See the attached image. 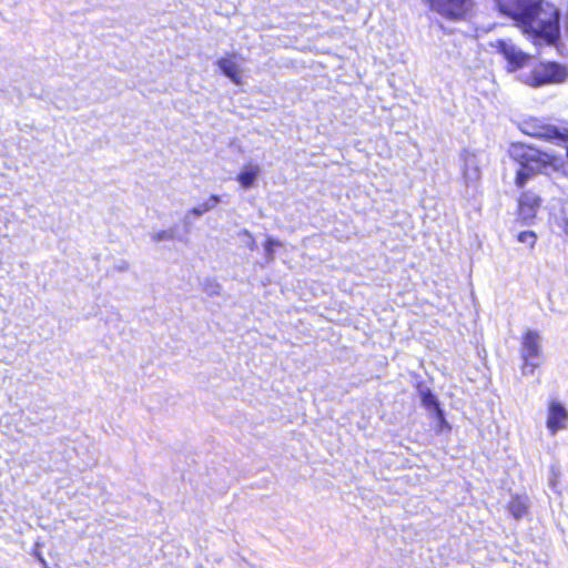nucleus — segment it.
<instances>
[{
	"label": "nucleus",
	"mask_w": 568,
	"mask_h": 568,
	"mask_svg": "<svg viewBox=\"0 0 568 568\" xmlns=\"http://www.w3.org/2000/svg\"><path fill=\"white\" fill-rule=\"evenodd\" d=\"M498 11L520 26L526 33L548 44L560 39L559 9L547 0H495Z\"/></svg>",
	"instance_id": "f257e3e1"
},
{
	"label": "nucleus",
	"mask_w": 568,
	"mask_h": 568,
	"mask_svg": "<svg viewBox=\"0 0 568 568\" xmlns=\"http://www.w3.org/2000/svg\"><path fill=\"white\" fill-rule=\"evenodd\" d=\"M511 158L521 168L545 173L547 169L559 170L558 158L555 154L541 151L525 143H516L511 146Z\"/></svg>",
	"instance_id": "f03ea898"
},
{
	"label": "nucleus",
	"mask_w": 568,
	"mask_h": 568,
	"mask_svg": "<svg viewBox=\"0 0 568 568\" xmlns=\"http://www.w3.org/2000/svg\"><path fill=\"white\" fill-rule=\"evenodd\" d=\"M519 354L521 358L520 371L524 376L532 375L540 366L541 357L540 334L534 329H526L520 336Z\"/></svg>",
	"instance_id": "7ed1b4c3"
},
{
	"label": "nucleus",
	"mask_w": 568,
	"mask_h": 568,
	"mask_svg": "<svg viewBox=\"0 0 568 568\" xmlns=\"http://www.w3.org/2000/svg\"><path fill=\"white\" fill-rule=\"evenodd\" d=\"M567 75L568 72L565 65L555 61H547L534 67L525 82L532 88H538L551 83H561L567 79Z\"/></svg>",
	"instance_id": "20e7f679"
},
{
	"label": "nucleus",
	"mask_w": 568,
	"mask_h": 568,
	"mask_svg": "<svg viewBox=\"0 0 568 568\" xmlns=\"http://www.w3.org/2000/svg\"><path fill=\"white\" fill-rule=\"evenodd\" d=\"M525 132L546 142L556 144L568 143V126L557 125L548 121L530 119L525 122Z\"/></svg>",
	"instance_id": "39448f33"
},
{
	"label": "nucleus",
	"mask_w": 568,
	"mask_h": 568,
	"mask_svg": "<svg viewBox=\"0 0 568 568\" xmlns=\"http://www.w3.org/2000/svg\"><path fill=\"white\" fill-rule=\"evenodd\" d=\"M430 10L449 21L464 20L471 8V0H425Z\"/></svg>",
	"instance_id": "423d86ee"
},
{
	"label": "nucleus",
	"mask_w": 568,
	"mask_h": 568,
	"mask_svg": "<svg viewBox=\"0 0 568 568\" xmlns=\"http://www.w3.org/2000/svg\"><path fill=\"white\" fill-rule=\"evenodd\" d=\"M490 47L507 61L509 72L523 69L530 61V55L519 50L509 39H497L490 43Z\"/></svg>",
	"instance_id": "0eeeda50"
},
{
	"label": "nucleus",
	"mask_w": 568,
	"mask_h": 568,
	"mask_svg": "<svg viewBox=\"0 0 568 568\" xmlns=\"http://www.w3.org/2000/svg\"><path fill=\"white\" fill-rule=\"evenodd\" d=\"M541 197L531 190L520 192L517 200V217L521 224H530L541 206Z\"/></svg>",
	"instance_id": "6e6552de"
},
{
	"label": "nucleus",
	"mask_w": 568,
	"mask_h": 568,
	"mask_svg": "<svg viewBox=\"0 0 568 568\" xmlns=\"http://www.w3.org/2000/svg\"><path fill=\"white\" fill-rule=\"evenodd\" d=\"M546 427L551 435L568 427V410L561 403L557 400L548 403Z\"/></svg>",
	"instance_id": "1a4fd4ad"
},
{
	"label": "nucleus",
	"mask_w": 568,
	"mask_h": 568,
	"mask_svg": "<svg viewBox=\"0 0 568 568\" xmlns=\"http://www.w3.org/2000/svg\"><path fill=\"white\" fill-rule=\"evenodd\" d=\"M237 54L230 53L225 57L220 58L216 61V65L221 70L222 74L229 78L234 84H242L241 69L236 62Z\"/></svg>",
	"instance_id": "9d476101"
},
{
	"label": "nucleus",
	"mask_w": 568,
	"mask_h": 568,
	"mask_svg": "<svg viewBox=\"0 0 568 568\" xmlns=\"http://www.w3.org/2000/svg\"><path fill=\"white\" fill-rule=\"evenodd\" d=\"M506 508L516 520H520L528 514V510H529L528 499L525 496L515 494L511 496L510 500L507 503Z\"/></svg>",
	"instance_id": "9b49d317"
},
{
	"label": "nucleus",
	"mask_w": 568,
	"mask_h": 568,
	"mask_svg": "<svg viewBox=\"0 0 568 568\" xmlns=\"http://www.w3.org/2000/svg\"><path fill=\"white\" fill-rule=\"evenodd\" d=\"M419 396H420L422 405L425 408L433 410L436 414L437 418L439 420L444 422L445 414L440 407L437 396L429 388L420 389Z\"/></svg>",
	"instance_id": "f8f14e48"
},
{
	"label": "nucleus",
	"mask_w": 568,
	"mask_h": 568,
	"mask_svg": "<svg viewBox=\"0 0 568 568\" xmlns=\"http://www.w3.org/2000/svg\"><path fill=\"white\" fill-rule=\"evenodd\" d=\"M258 173H260L258 166H256V165L245 166L244 170L237 174L236 180L244 189H248L254 184Z\"/></svg>",
	"instance_id": "ddd939ff"
},
{
	"label": "nucleus",
	"mask_w": 568,
	"mask_h": 568,
	"mask_svg": "<svg viewBox=\"0 0 568 568\" xmlns=\"http://www.w3.org/2000/svg\"><path fill=\"white\" fill-rule=\"evenodd\" d=\"M536 174H539L536 172V170H528L520 166V169L516 172L515 175V185L518 189H524L526 183Z\"/></svg>",
	"instance_id": "4468645a"
},
{
	"label": "nucleus",
	"mask_w": 568,
	"mask_h": 568,
	"mask_svg": "<svg viewBox=\"0 0 568 568\" xmlns=\"http://www.w3.org/2000/svg\"><path fill=\"white\" fill-rule=\"evenodd\" d=\"M219 202H220L219 195H211L206 203H201L197 206L193 207L192 213L195 215H201V214L207 212L209 210H211L212 207H214L215 205H217Z\"/></svg>",
	"instance_id": "2eb2a0df"
},
{
	"label": "nucleus",
	"mask_w": 568,
	"mask_h": 568,
	"mask_svg": "<svg viewBox=\"0 0 568 568\" xmlns=\"http://www.w3.org/2000/svg\"><path fill=\"white\" fill-rule=\"evenodd\" d=\"M517 241L532 248L537 242V234L534 231H523L517 235Z\"/></svg>",
	"instance_id": "dca6fc26"
},
{
	"label": "nucleus",
	"mask_w": 568,
	"mask_h": 568,
	"mask_svg": "<svg viewBox=\"0 0 568 568\" xmlns=\"http://www.w3.org/2000/svg\"><path fill=\"white\" fill-rule=\"evenodd\" d=\"M263 245H264V248H265V252H266V258L268 261H273L274 260V248L275 247H281L282 246V242L278 241V240L268 237V239L265 240Z\"/></svg>",
	"instance_id": "f3484780"
},
{
	"label": "nucleus",
	"mask_w": 568,
	"mask_h": 568,
	"mask_svg": "<svg viewBox=\"0 0 568 568\" xmlns=\"http://www.w3.org/2000/svg\"><path fill=\"white\" fill-rule=\"evenodd\" d=\"M166 237H169V235H168V233H166V232H164V231H163V232H160V233H158V234L155 235V240H158V241H159V240H162V239H166Z\"/></svg>",
	"instance_id": "a211bd4d"
},
{
	"label": "nucleus",
	"mask_w": 568,
	"mask_h": 568,
	"mask_svg": "<svg viewBox=\"0 0 568 568\" xmlns=\"http://www.w3.org/2000/svg\"><path fill=\"white\" fill-rule=\"evenodd\" d=\"M566 156L568 158V146H567V150H566Z\"/></svg>",
	"instance_id": "6ab92c4d"
}]
</instances>
